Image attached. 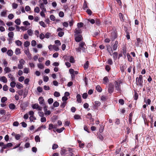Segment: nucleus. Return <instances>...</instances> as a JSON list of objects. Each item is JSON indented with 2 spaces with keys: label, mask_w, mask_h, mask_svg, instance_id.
Returning a JSON list of instances; mask_svg holds the SVG:
<instances>
[{
  "label": "nucleus",
  "mask_w": 156,
  "mask_h": 156,
  "mask_svg": "<svg viewBox=\"0 0 156 156\" xmlns=\"http://www.w3.org/2000/svg\"><path fill=\"white\" fill-rule=\"evenodd\" d=\"M97 90L99 92H101L102 91V89L99 85H97L96 87Z\"/></svg>",
  "instance_id": "32"
},
{
  "label": "nucleus",
  "mask_w": 156,
  "mask_h": 156,
  "mask_svg": "<svg viewBox=\"0 0 156 156\" xmlns=\"http://www.w3.org/2000/svg\"><path fill=\"white\" fill-rule=\"evenodd\" d=\"M38 100L39 101V103L40 104L43 105H44V99L42 97H40L38 99Z\"/></svg>",
  "instance_id": "17"
},
{
  "label": "nucleus",
  "mask_w": 156,
  "mask_h": 156,
  "mask_svg": "<svg viewBox=\"0 0 156 156\" xmlns=\"http://www.w3.org/2000/svg\"><path fill=\"white\" fill-rule=\"evenodd\" d=\"M107 63L110 65H112L113 64V62L112 60L109 58L108 60L107 61Z\"/></svg>",
  "instance_id": "28"
},
{
  "label": "nucleus",
  "mask_w": 156,
  "mask_h": 156,
  "mask_svg": "<svg viewBox=\"0 0 156 156\" xmlns=\"http://www.w3.org/2000/svg\"><path fill=\"white\" fill-rule=\"evenodd\" d=\"M94 103H95V106L97 107L100 106V105H101V104L100 102V101H95L94 102Z\"/></svg>",
  "instance_id": "34"
},
{
  "label": "nucleus",
  "mask_w": 156,
  "mask_h": 156,
  "mask_svg": "<svg viewBox=\"0 0 156 156\" xmlns=\"http://www.w3.org/2000/svg\"><path fill=\"white\" fill-rule=\"evenodd\" d=\"M36 42L34 40L32 41L31 44L32 46H35L36 45Z\"/></svg>",
  "instance_id": "56"
},
{
  "label": "nucleus",
  "mask_w": 156,
  "mask_h": 156,
  "mask_svg": "<svg viewBox=\"0 0 156 156\" xmlns=\"http://www.w3.org/2000/svg\"><path fill=\"white\" fill-rule=\"evenodd\" d=\"M68 151L69 152V154L68 155L71 156H74V154L72 153V152H73V150L72 149H71L70 148H68Z\"/></svg>",
  "instance_id": "23"
},
{
  "label": "nucleus",
  "mask_w": 156,
  "mask_h": 156,
  "mask_svg": "<svg viewBox=\"0 0 156 156\" xmlns=\"http://www.w3.org/2000/svg\"><path fill=\"white\" fill-rule=\"evenodd\" d=\"M54 95L56 97H58L60 96V94L58 92L55 91L54 93Z\"/></svg>",
  "instance_id": "62"
},
{
  "label": "nucleus",
  "mask_w": 156,
  "mask_h": 156,
  "mask_svg": "<svg viewBox=\"0 0 156 156\" xmlns=\"http://www.w3.org/2000/svg\"><path fill=\"white\" fill-rule=\"evenodd\" d=\"M77 101L79 103H81V97L80 95L78 94L76 96Z\"/></svg>",
  "instance_id": "22"
},
{
  "label": "nucleus",
  "mask_w": 156,
  "mask_h": 156,
  "mask_svg": "<svg viewBox=\"0 0 156 156\" xmlns=\"http://www.w3.org/2000/svg\"><path fill=\"white\" fill-rule=\"evenodd\" d=\"M64 129L65 128L64 127H62L61 128L57 129L56 130V131L57 132L59 133H60L62 132Z\"/></svg>",
  "instance_id": "43"
},
{
  "label": "nucleus",
  "mask_w": 156,
  "mask_h": 156,
  "mask_svg": "<svg viewBox=\"0 0 156 156\" xmlns=\"http://www.w3.org/2000/svg\"><path fill=\"white\" fill-rule=\"evenodd\" d=\"M53 105L54 107H57L59 106V103L57 101H56L54 102Z\"/></svg>",
  "instance_id": "60"
},
{
  "label": "nucleus",
  "mask_w": 156,
  "mask_h": 156,
  "mask_svg": "<svg viewBox=\"0 0 156 156\" xmlns=\"http://www.w3.org/2000/svg\"><path fill=\"white\" fill-rule=\"evenodd\" d=\"M27 32L28 35L30 36H32L33 33V31L31 29L28 30L27 31Z\"/></svg>",
  "instance_id": "37"
},
{
  "label": "nucleus",
  "mask_w": 156,
  "mask_h": 156,
  "mask_svg": "<svg viewBox=\"0 0 156 156\" xmlns=\"http://www.w3.org/2000/svg\"><path fill=\"white\" fill-rule=\"evenodd\" d=\"M40 24L44 27H45L46 26L44 23L43 21H40L39 22Z\"/></svg>",
  "instance_id": "51"
},
{
  "label": "nucleus",
  "mask_w": 156,
  "mask_h": 156,
  "mask_svg": "<svg viewBox=\"0 0 156 156\" xmlns=\"http://www.w3.org/2000/svg\"><path fill=\"white\" fill-rule=\"evenodd\" d=\"M49 80V78L47 76H44L43 80L45 82H47Z\"/></svg>",
  "instance_id": "42"
},
{
  "label": "nucleus",
  "mask_w": 156,
  "mask_h": 156,
  "mask_svg": "<svg viewBox=\"0 0 156 156\" xmlns=\"http://www.w3.org/2000/svg\"><path fill=\"white\" fill-rule=\"evenodd\" d=\"M75 40L76 42H79L83 39L82 36L80 35H74Z\"/></svg>",
  "instance_id": "4"
},
{
  "label": "nucleus",
  "mask_w": 156,
  "mask_h": 156,
  "mask_svg": "<svg viewBox=\"0 0 156 156\" xmlns=\"http://www.w3.org/2000/svg\"><path fill=\"white\" fill-rule=\"evenodd\" d=\"M12 7L13 9H16L18 7V5L17 4H16L15 3H13L12 4Z\"/></svg>",
  "instance_id": "45"
},
{
  "label": "nucleus",
  "mask_w": 156,
  "mask_h": 156,
  "mask_svg": "<svg viewBox=\"0 0 156 156\" xmlns=\"http://www.w3.org/2000/svg\"><path fill=\"white\" fill-rule=\"evenodd\" d=\"M14 17V15L12 13L9 14L8 16V18L9 19L11 20Z\"/></svg>",
  "instance_id": "58"
},
{
  "label": "nucleus",
  "mask_w": 156,
  "mask_h": 156,
  "mask_svg": "<svg viewBox=\"0 0 156 156\" xmlns=\"http://www.w3.org/2000/svg\"><path fill=\"white\" fill-rule=\"evenodd\" d=\"M24 52L25 54L27 56L28 58L30 59H31V54L29 52L28 48L26 50H25L24 51Z\"/></svg>",
  "instance_id": "8"
},
{
  "label": "nucleus",
  "mask_w": 156,
  "mask_h": 156,
  "mask_svg": "<svg viewBox=\"0 0 156 156\" xmlns=\"http://www.w3.org/2000/svg\"><path fill=\"white\" fill-rule=\"evenodd\" d=\"M118 53L117 52H114L113 53V58L114 60H116L117 59L118 57Z\"/></svg>",
  "instance_id": "24"
},
{
  "label": "nucleus",
  "mask_w": 156,
  "mask_h": 156,
  "mask_svg": "<svg viewBox=\"0 0 156 156\" xmlns=\"http://www.w3.org/2000/svg\"><path fill=\"white\" fill-rule=\"evenodd\" d=\"M114 90V86L113 85L110 84L109 85V87L108 89V92L110 93H112Z\"/></svg>",
  "instance_id": "12"
},
{
  "label": "nucleus",
  "mask_w": 156,
  "mask_h": 156,
  "mask_svg": "<svg viewBox=\"0 0 156 156\" xmlns=\"http://www.w3.org/2000/svg\"><path fill=\"white\" fill-rule=\"evenodd\" d=\"M48 103L49 104H51L53 102V99L52 98H50L48 100Z\"/></svg>",
  "instance_id": "61"
},
{
  "label": "nucleus",
  "mask_w": 156,
  "mask_h": 156,
  "mask_svg": "<svg viewBox=\"0 0 156 156\" xmlns=\"http://www.w3.org/2000/svg\"><path fill=\"white\" fill-rule=\"evenodd\" d=\"M55 128V127L52 124H50L49 125L48 129L51 130L52 129Z\"/></svg>",
  "instance_id": "54"
},
{
  "label": "nucleus",
  "mask_w": 156,
  "mask_h": 156,
  "mask_svg": "<svg viewBox=\"0 0 156 156\" xmlns=\"http://www.w3.org/2000/svg\"><path fill=\"white\" fill-rule=\"evenodd\" d=\"M117 37V34L115 32H113L112 33L111 38L112 41H113Z\"/></svg>",
  "instance_id": "13"
},
{
  "label": "nucleus",
  "mask_w": 156,
  "mask_h": 156,
  "mask_svg": "<svg viewBox=\"0 0 156 156\" xmlns=\"http://www.w3.org/2000/svg\"><path fill=\"white\" fill-rule=\"evenodd\" d=\"M41 121L42 122H44L46 121V119L44 117H42L41 118Z\"/></svg>",
  "instance_id": "63"
},
{
  "label": "nucleus",
  "mask_w": 156,
  "mask_h": 156,
  "mask_svg": "<svg viewBox=\"0 0 156 156\" xmlns=\"http://www.w3.org/2000/svg\"><path fill=\"white\" fill-rule=\"evenodd\" d=\"M132 116H133L132 113H130L129 115V122L130 124H131L132 123Z\"/></svg>",
  "instance_id": "26"
},
{
  "label": "nucleus",
  "mask_w": 156,
  "mask_h": 156,
  "mask_svg": "<svg viewBox=\"0 0 156 156\" xmlns=\"http://www.w3.org/2000/svg\"><path fill=\"white\" fill-rule=\"evenodd\" d=\"M9 108L10 109H13L15 108V105L13 104H10L9 106Z\"/></svg>",
  "instance_id": "36"
},
{
  "label": "nucleus",
  "mask_w": 156,
  "mask_h": 156,
  "mask_svg": "<svg viewBox=\"0 0 156 156\" xmlns=\"http://www.w3.org/2000/svg\"><path fill=\"white\" fill-rule=\"evenodd\" d=\"M29 71V68H25L23 69V72L25 73H28Z\"/></svg>",
  "instance_id": "55"
},
{
  "label": "nucleus",
  "mask_w": 156,
  "mask_h": 156,
  "mask_svg": "<svg viewBox=\"0 0 156 156\" xmlns=\"http://www.w3.org/2000/svg\"><path fill=\"white\" fill-rule=\"evenodd\" d=\"M103 83L106 84L109 82V79L107 76H105L103 78Z\"/></svg>",
  "instance_id": "20"
},
{
  "label": "nucleus",
  "mask_w": 156,
  "mask_h": 156,
  "mask_svg": "<svg viewBox=\"0 0 156 156\" xmlns=\"http://www.w3.org/2000/svg\"><path fill=\"white\" fill-rule=\"evenodd\" d=\"M15 81H12V82L10 83V85L12 87H14L16 86V83Z\"/></svg>",
  "instance_id": "35"
},
{
  "label": "nucleus",
  "mask_w": 156,
  "mask_h": 156,
  "mask_svg": "<svg viewBox=\"0 0 156 156\" xmlns=\"http://www.w3.org/2000/svg\"><path fill=\"white\" fill-rule=\"evenodd\" d=\"M30 45V43L28 41H26L24 42V45L25 47H27L29 46Z\"/></svg>",
  "instance_id": "39"
},
{
  "label": "nucleus",
  "mask_w": 156,
  "mask_h": 156,
  "mask_svg": "<svg viewBox=\"0 0 156 156\" xmlns=\"http://www.w3.org/2000/svg\"><path fill=\"white\" fill-rule=\"evenodd\" d=\"M119 16L121 20L122 21H123L124 20V16L121 13H120L119 14Z\"/></svg>",
  "instance_id": "31"
},
{
  "label": "nucleus",
  "mask_w": 156,
  "mask_h": 156,
  "mask_svg": "<svg viewBox=\"0 0 156 156\" xmlns=\"http://www.w3.org/2000/svg\"><path fill=\"white\" fill-rule=\"evenodd\" d=\"M63 29L60 28H58L57 29V31L58 32V35L59 37H62L64 34V32L62 31Z\"/></svg>",
  "instance_id": "5"
},
{
  "label": "nucleus",
  "mask_w": 156,
  "mask_h": 156,
  "mask_svg": "<svg viewBox=\"0 0 156 156\" xmlns=\"http://www.w3.org/2000/svg\"><path fill=\"white\" fill-rule=\"evenodd\" d=\"M118 42L117 41L115 42L114 44L113 45L112 48L114 50H115L117 49L118 47Z\"/></svg>",
  "instance_id": "14"
},
{
  "label": "nucleus",
  "mask_w": 156,
  "mask_h": 156,
  "mask_svg": "<svg viewBox=\"0 0 156 156\" xmlns=\"http://www.w3.org/2000/svg\"><path fill=\"white\" fill-rule=\"evenodd\" d=\"M15 23L18 25H19L20 24L21 21L20 19H17L15 21Z\"/></svg>",
  "instance_id": "40"
},
{
  "label": "nucleus",
  "mask_w": 156,
  "mask_h": 156,
  "mask_svg": "<svg viewBox=\"0 0 156 156\" xmlns=\"http://www.w3.org/2000/svg\"><path fill=\"white\" fill-rule=\"evenodd\" d=\"M86 45L84 42L82 41L79 44V47H80L83 51L84 52L86 50Z\"/></svg>",
  "instance_id": "3"
},
{
  "label": "nucleus",
  "mask_w": 156,
  "mask_h": 156,
  "mask_svg": "<svg viewBox=\"0 0 156 156\" xmlns=\"http://www.w3.org/2000/svg\"><path fill=\"white\" fill-rule=\"evenodd\" d=\"M44 4L43 3H41L40 5V8L43 11H46V9L45 8Z\"/></svg>",
  "instance_id": "16"
},
{
  "label": "nucleus",
  "mask_w": 156,
  "mask_h": 156,
  "mask_svg": "<svg viewBox=\"0 0 156 156\" xmlns=\"http://www.w3.org/2000/svg\"><path fill=\"white\" fill-rule=\"evenodd\" d=\"M38 67L41 69H43L44 68V66L41 63L38 64L37 65Z\"/></svg>",
  "instance_id": "33"
},
{
  "label": "nucleus",
  "mask_w": 156,
  "mask_h": 156,
  "mask_svg": "<svg viewBox=\"0 0 156 156\" xmlns=\"http://www.w3.org/2000/svg\"><path fill=\"white\" fill-rule=\"evenodd\" d=\"M21 137V136L19 134H17L16 135L15 138L16 140H19Z\"/></svg>",
  "instance_id": "46"
},
{
  "label": "nucleus",
  "mask_w": 156,
  "mask_h": 156,
  "mask_svg": "<svg viewBox=\"0 0 156 156\" xmlns=\"http://www.w3.org/2000/svg\"><path fill=\"white\" fill-rule=\"evenodd\" d=\"M53 49L56 51H58L59 50L58 47L55 45H53Z\"/></svg>",
  "instance_id": "44"
},
{
  "label": "nucleus",
  "mask_w": 156,
  "mask_h": 156,
  "mask_svg": "<svg viewBox=\"0 0 156 156\" xmlns=\"http://www.w3.org/2000/svg\"><path fill=\"white\" fill-rule=\"evenodd\" d=\"M81 32L82 30L81 28H76L74 31V33H75L74 35H79Z\"/></svg>",
  "instance_id": "11"
},
{
  "label": "nucleus",
  "mask_w": 156,
  "mask_h": 156,
  "mask_svg": "<svg viewBox=\"0 0 156 156\" xmlns=\"http://www.w3.org/2000/svg\"><path fill=\"white\" fill-rule=\"evenodd\" d=\"M25 61L23 59H20L19 61V64L18 65V68L19 69H21L23 68V65L24 64Z\"/></svg>",
  "instance_id": "2"
},
{
  "label": "nucleus",
  "mask_w": 156,
  "mask_h": 156,
  "mask_svg": "<svg viewBox=\"0 0 156 156\" xmlns=\"http://www.w3.org/2000/svg\"><path fill=\"white\" fill-rule=\"evenodd\" d=\"M127 57L128 58V59L129 61L130 62H132V61L133 59L130 56V55L129 53H127Z\"/></svg>",
  "instance_id": "27"
},
{
  "label": "nucleus",
  "mask_w": 156,
  "mask_h": 156,
  "mask_svg": "<svg viewBox=\"0 0 156 156\" xmlns=\"http://www.w3.org/2000/svg\"><path fill=\"white\" fill-rule=\"evenodd\" d=\"M68 151V149L67 150L64 148L62 149L61 151V155H63L64 156H68V155H67V153H66Z\"/></svg>",
  "instance_id": "10"
},
{
  "label": "nucleus",
  "mask_w": 156,
  "mask_h": 156,
  "mask_svg": "<svg viewBox=\"0 0 156 156\" xmlns=\"http://www.w3.org/2000/svg\"><path fill=\"white\" fill-rule=\"evenodd\" d=\"M4 71L5 73L9 72L11 71V70L10 68L8 67H5L4 69Z\"/></svg>",
  "instance_id": "18"
},
{
  "label": "nucleus",
  "mask_w": 156,
  "mask_h": 156,
  "mask_svg": "<svg viewBox=\"0 0 156 156\" xmlns=\"http://www.w3.org/2000/svg\"><path fill=\"white\" fill-rule=\"evenodd\" d=\"M15 43L18 46H20L22 45V43L20 41L18 40L15 41Z\"/></svg>",
  "instance_id": "25"
},
{
  "label": "nucleus",
  "mask_w": 156,
  "mask_h": 156,
  "mask_svg": "<svg viewBox=\"0 0 156 156\" xmlns=\"http://www.w3.org/2000/svg\"><path fill=\"white\" fill-rule=\"evenodd\" d=\"M105 69L106 71L108 72L110 70L111 67L107 65L105 66Z\"/></svg>",
  "instance_id": "64"
},
{
  "label": "nucleus",
  "mask_w": 156,
  "mask_h": 156,
  "mask_svg": "<svg viewBox=\"0 0 156 156\" xmlns=\"http://www.w3.org/2000/svg\"><path fill=\"white\" fill-rule=\"evenodd\" d=\"M92 115L90 113H88L87 115V118L90 119L91 121H94V119L92 118Z\"/></svg>",
  "instance_id": "19"
},
{
  "label": "nucleus",
  "mask_w": 156,
  "mask_h": 156,
  "mask_svg": "<svg viewBox=\"0 0 156 156\" xmlns=\"http://www.w3.org/2000/svg\"><path fill=\"white\" fill-rule=\"evenodd\" d=\"M41 40L45 38L44 35L42 33H41L39 36Z\"/></svg>",
  "instance_id": "59"
},
{
  "label": "nucleus",
  "mask_w": 156,
  "mask_h": 156,
  "mask_svg": "<svg viewBox=\"0 0 156 156\" xmlns=\"http://www.w3.org/2000/svg\"><path fill=\"white\" fill-rule=\"evenodd\" d=\"M29 119H30V121L31 122H32L34 120L36 119V117L35 116H34V115L30 116Z\"/></svg>",
  "instance_id": "38"
},
{
  "label": "nucleus",
  "mask_w": 156,
  "mask_h": 156,
  "mask_svg": "<svg viewBox=\"0 0 156 156\" xmlns=\"http://www.w3.org/2000/svg\"><path fill=\"white\" fill-rule=\"evenodd\" d=\"M35 140L37 142H39L40 141V139L38 136H36L35 137Z\"/></svg>",
  "instance_id": "41"
},
{
  "label": "nucleus",
  "mask_w": 156,
  "mask_h": 156,
  "mask_svg": "<svg viewBox=\"0 0 156 156\" xmlns=\"http://www.w3.org/2000/svg\"><path fill=\"white\" fill-rule=\"evenodd\" d=\"M55 44H57V46H59L61 45V43L59 40H56L55 41Z\"/></svg>",
  "instance_id": "53"
},
{
  "label": "nucleus",
  "mask_w": 156,
  "mask_h": 156,
  "mask_svg": "<svg viewBox=\"0 0 156 156\" xmlns=\"http://www.w3.org/2000/svg\"><path fill=\"white\" fill-rule=\"evenodd\" d=\"M34 11L35 12L38 13L40 11V9L38 7H36L34 9Z\"/></svg>",
  "instance_id": "57"
},
{
  "label": "nucleus",
  "mask_w": 156,
  "mask_h": 156,
  "mask_svg": "<svg viewBox=\"0 0 156 156\" xmlns=\"http://www.w3.org/2000/svg\"><path fill=\"white\" fill-rule=\"evenodd\" d=\"M14 34L13 32H9L8 34V36L9 37V41H12L13 40Z\"/></svg>",
  "instance_id": "9"
},
{
  "label": "nucleus",
  "mask_w": 156,
  "mask_h": 156,
  "mask_svg": "<svg viewBox=\"0 0 156 156\" xmlns=\"http://www.w3.org/2000/svg\"><path fill=\"white\" fill-rule=\"evenodd\" d=\"M32 107L33 109H36L38 111H41L42 108V107L39 106L37 104L32 105Z\"/></svg>",
  "instance_id": "6"
},
{
  "label": "nucleus",
  "mask_w": 156,
  "mask_h": 156,
  "mask_svg": "<svg viewBox=\"0 0 156 156\" xmlns=\"http://www.w3.org/2000/svg\"><path fill=\"white\" fill-rule=\"evenodd\" d=\"M123 53L124 55V58H125L126 57V55H127L126 50L125 49H123Z\"/></svg>",
  "instance_id": "49"
},
{
  "label": "nucleus",
  "mask_w": 156,
  "mask_h": 156,
  "mask_svg": "<svg viewBox=\"0 0 156 156\" xmlns=\"http://www.w3.org/2000/svg\"><path fill=\"white\" fill-rule=\"evenodd\" d=\"M83 26V23H78L77 24V28H80L82 27Z\"/></svg>",
  "instance_id": "48"
},
{
  "label": "nucleus",
  "mask_w": 156,
  "mask_h": 156,
  "mask_svg": "<svg viewBox=\"0 0 156 156\" xmlns=\"http://www.w3.org/2000/svg\"><path fill=\"white\" fill-rule=\"evenodd\" d=\"M7 53V55H9V56H11L13 54V51L12 50H9L8 51Z\"/></svg>",
  "instance_id": "30"
},
{
  "label": "nucleus",
  "mask_w": 156,
  "mask_h": 156,
  "mask_svg": "<svg viewBox=\"0 0 156 156\" xmlns=\"http://www.w3.org/2000/svg\"><path fill=\"white\" fill-rule=\"evenodd\" d=\"M15 53L16 55L20 54V49L19 48H16L15 50Z\"/></svg>",
  "instance_id": "29"
},
{
  "label": "nucleus",
  "mask_w": 156,
  "mask_h": 156,
  "mask_svg": "<svg viewBox=\"0 0 156 156\" xmlns=\"http://www.w3.org/2000/svg\"><path fill=\"white\" fill-rule=\"evenodd\" d=\"M114 84L116 90L119 91L120 90V83L116 81H115L114 83Z\"/></svg>",
  "instance_id": "7"
},
{
  "label": "nucleus",
  "mask_w": 156,
  "mask_h": 156,
  "mask_svg": "<svg viewBox=\"0 0 156 156\" xmlns=\"http://www.w3.org/2000/svg\"><path fill=\"white\" fill-rule=\"evenodd\" d=\"M89 63L88 61L86 62L85 64L84 65V67L85 69H87L88 67Z\"/></svg>",
  "instance_id": "50"
},
{
  "label": "nucleus",
  "mask_w": 156,
  "mask_h": 156,
  "mask_svg": "<svg viewBox=\"0 0 156 156\" xmlns=\"http://www.w3.org/2000/svg\"><path fill=\"white\" fill-rule=\"evenodd\" d=\"M6 111L5 110L1 109L0 110V114L2 115H5Z\"/></svg>",
  "instance_id": "47"
},
{
  "label": "nucleus",
  "mask_w": 156,
  "mask_h": 156,
  "mask_svg": "<svg viewBox=\"0 0 156 156\" xmlns=\"http://www.w3.org/2000/svg\"><path fill=\"white\" fill-rule=\"evenodd\" d=\"M142 77V76L140 75L139 76V77H137L136 79L137 84L141 87L142 86L143 83Z\"/></svg>",
  "instance_id": "1"
},
{
  "label": "nucleus",
  "mask_w": 156,
  "mask_h": 156,
  "mask_svg": "<svg viewBox=\"0 0 156 156\" xmlns=\"http://www.w3.org/2000/svg\"><path fill=\"white\" fill-rule=\"evenodd\" d=\"M2 62L4 66L5 67L7 66L8 65V62L5 59H3L2 60Z\"/></svg>",
  "instance_id": "52"
},
{
  "label": "nucleus",
  "mask_w": 156,
  "mask_h": 156,
  "mask_svg": "<svg viewBox=\"0 0 156 156\" xmlns=\"http://www.w3.org/2000/svg\"><path fill=\"white\" fill-rule=\"evenodd\" d=\"M8 76L11 81H15V78L11 74H9Z\"/></svg>",
  "instance_id": "21"
},
{
  "label": "nucleus",
  "mask_w": 156,
  "mask_h": 156,
  "mask_svg": "<svg viewBox=\"0 0 156 156\" xmlns=\"http://www.w3.org/2000/svg\"><path fill=\"white\" fill-rule=\"evenodd\" d=\"M0 80L4 83H6L7 81L6 78L4 76L0 77Z\"/></svg>",
  "instance_id": "15"
}]
</instances>
